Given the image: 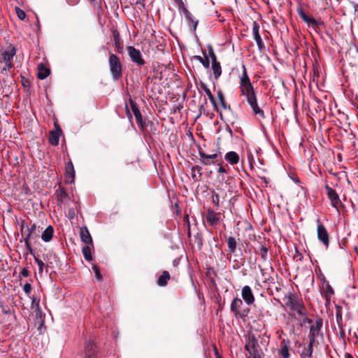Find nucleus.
Returning <instances> with one entry per match:
<instances>
[{
    "instance_id": "obj_1",
    "label": "nucleus",
    "mask_w": 358,
    "mask_h": 358,
    "mask_svg": "<svg viewBox=\"0 0 358 358\" xmlns=\"http://www.w3.org/2000/svg\"><path fill=\"white\" fill-rule=\"evenodd\" d=\"M285 301V305L292 310L296 311L301 316L306 315V308L296 294H289Z\"/></svg>"
},
{
    "instance_id": "obj_2",
    "label": "nucleus",
    "mask_w": 358,
    "mask_h": 358,
    "mask_svg": "<svg viewBox=\"0 0 358 358\" xmlns=\"http://www.w3.org/2000/svg\"><path fill=\"white\" fill-rule=\"evenodd\" d=\"M108 63L112 77L115 80H118L122 78V66L118 57L113 53L110 54Z\"/></svg>"
},
{
    "instance_id": "obj_3",
    "label": "nucleus",
    "mask_w": 358,
    "mask_h": 358,
    "mask_svg": "<svg viewBox=\"0 0 358 358\" xmlns=\"http://www.w3.org/2000/svg\"><path fill=\"white\" fill-rule=\"evenodd\" d=\"M22 236L24 238V245L30 252H31V246L29 242V239L32 237V235L35 234L36 229V224H32L31 226L25 224L24 221H22L20 225Z\"/></svg>"
},
{
    "instance_id": "obj_4",
    "label": "nucleus",
    "mask_w": 358,
    "mask_h": 358,
    "mask_svg": "<svg viewBox=\"0 0 358 358\" xmlns=\"http://www.w3.org/2000/svg\"><path fill=\"white\" fill-rule=\"evenodd\" d=\"M16 54L15 46L10 44L6 48L1 50V62H5L6 69L9 70L12 68V59ZM6 70V68L4 69Z\"/></svg>"
},
{
    "instance_id": "obj_5",
    "label": "nucleus",
    "mask_w": 358,
    "mask_h": 358,
    "mask_svg": "<svg viewBox=\"0 0 358 358\" xmlns=\"http://www.w3.org/2000/svg\"><path fill=\"white\" fill-rule=\"evenodd\" d=\"M317 222V236L320 242H321L326 249L329 245V235L326 227L320 222L318 218L316 220Z\"/></svg>"
},
{
    "instance_id": "obj_6",
    "label": "nucleus",
    "mask_w": 358,
    "mask_h": 358,
    "mask_svg": "<svg viewBox=\"0 0 358 358\" xmlns=\"http://www.w3.org/2000/svg\"><path fill=\"white\" fill-rule=\"evenodd\" d=\"M127 50L131 60L134 63H136L137 66L141 67L145 64V62L143 58L142 54L139 50H137L134 46L130 45L127 48Z\"/></svg>"
},
{
    "instance_id": "obj_7",
    "label": "nucleus",
    "mask_w": 358,
    "mask_h": 358,
    "mask_svg": "<svg viewBox=\"0 0 358 358\" xmlns=\"http://www.w3.org/2000/svg\"><path fill=\"white\" fill-rule=\"evenodd\" d=\"M328 199L331 201V204L332 207L335 208L338 211L339 210V208L342 206V202L336 192V191L329 187L328 185L324 186Z\"/></svg>"
},
{
    "instance_id": "obj_8",
    "label": "nucleus",
    "mask_w": 358,
    "mask_h": 358,
    "mask_svg": "<svg viewBox=\"0 0 358 358\" xmlns=\"http://www.w3.org/2000/svg\"><path fill=\"white\" fill-rule=\"evenodd\" d=\"M259 25L257 22L252 23V34L254 39L257 43L258 49L260 52H263L265 50V45L262 41L261 36L259 34Z\"/></svg>"
},
{
    "instance_id": "obj_9",
    "label": "nucleus",
    "mask_w": 358,
    "mask_h": 358,
    "mask_svg": "<svg viewBox=\"0 0 358 358\" xmlns=\"http://www.w3.org/2000/svg\"><path fill=\"white\" fill-rule=\"evenodd\" d=\"M241 296L243 300L248 306H250L255 302L254 294L252 293V289L248 285H245L242 288Z\"/></svg>"
},
{
    "instance_id": "obj_10",
    "label": "nucleus",
    "mask_w": 358,
    "mask_h": 358,
    "mask_svg": "<svg viewBox=\"0 0 358 358\" xmlns=\"http://www.w3.org/2000/svg\"><path fill=\"white\" fill-rule=\"evenodd\" d=\"M322 327V320L321 319L317 320L315 322L310 326L309 335L310 339L312 341H315L316 338L320 333Z\"/></svg>"
},
{
    "instance_id": "obj_11",
    "label": "nucleus",
    "mask_w": 358,
    "mask_h": 358,
    "mask_svg": "<svg viewBox=\"0 0 358 358\" xmlns=\"http://www.w3.org/2000/svg\"><path fill=\"white\" fill-rule=\"evenodd\" d=\"M245 349L248 352V358H260V355L259 354L257 345L255 341L248 342L245 345Z\"/></svg>"
},
{
    "instance_id": "obj_12",
    "label": "nucleus",
    "mask_w": 358,
    "mask_h": 358,
    "mask_svg": "<svg viewBox=\"0 0 358 358\" xmlns=\"http://www.w3.org/2000/svg\"><path fill=\"white\" fill-rule=\"evenodd\" d=\"M129 104H130L131 109L134 113V115L135 116L137 124L138 126H140L141 128H143L144 124L143 122L142 115L141 114L140 110L138 108L136 103L131 99H130Z\"/></svg>"
},
{
    "instance_id": "obj_13",
    "label": "nucleus",
    "mask_w": 358,
    "mask_h": 358,
    "mask_svg": "<svg viewBox=\"0 0 358 358\" xmlns=\"http://www.w3.org/2000/svg\"><path fill=\"white\" fill-rule=\"evenodd\" d=\"M205 217L208 223H209L211 226H215L220 222L219 213L211 209L208 210Z\"/></svg>"
},
{
    "instance_id": "obj_14",
    "label": "nucleus",
    "mask_w": 358,
    "mask_h": 358,
    "mask_svg": "<svg viewBox=\"0 0 358 358\" xmlns=\"http://www.w3.org/2000/svg\"><path fill=\"white\" fill-rule=\"evenodd\" d=\"M83 358H96V347L94 343L89 341L86 343Z\"/></svg>"
},
{
    "instance_id": "obj_15",
    "label": "nucleus",
    "mask_w": 358,
    "mask_h": 358,
    "mask_svg": "<svg viewBox=\"0 0 358 358\" xmlns=\"http://www.w3.org/2000/svg\"><path fill=\"white\" fill-rule=\"evenodd\" d=\"M31 308L34 310V313L36 315V317L38 320H42L44 314L40 306V300L36 297H34L31 301Z\"/></svg>"
},
{
    "instance_id": "obj_16",
    "label": "nucleus",
    "mask_w": 358,
    "mask_h": 358,
    "mask_svg": "<svg viewBox=\"0 0 358 358\" xmlns=\"http://www.w3.org/2000/svg\"><path fill=\"white\" fill-rule=\"evenodd\" d=\"M80 237L85 245H93L92 238L87 227H82L80 229Z\"/></svg>"
},
{
    "instance_id": "obj_17",
    "label": "nucleus",
    "mask_w": 358,
    "mask_h": 358,
    "mask_svg": "<svg viewBox=\"0 0 358 358\" xmlns=\"http://www.w3.org/2000/svg\"><path fill=\"white\" fill-rule=\"evenodd\" d=\"M298 13L301 18L308 24V26L318 27L321 24V22L316 20L314 18H311L307 15V14L302 10L299 9Z\"/></svg>"
},
{
    "instance_id": "obj_18",
    "label": "nucleus",
    "mask_w": 358,
    "mask_h": 358,
    "mask_svg": "<svg viewBox=\"0 0 358 358\" xmlns=\"http://www.w3.org/2000/svg\"><path fill=\"white\" fill-rule=\"evenodd\" d=\"M61 134L62 129L59 127H57L55 130L50 131L49 143L53 146L57 145Z\"/></svg>"
},
{
    "instance_id": "obj_19",
    "label": "nucleus",
    "mask_w": 358,
    "mask_h": 358,
    "mask_svg": "<svg viewBox=\"0 0 358 358\" xmlns=\"http://www.w3.org/2000/svg\"><path fill=\"white\" fill-rule=\"evenodd\" d=\"M243 306V301L236 297L233 299L230 305V310L236 317L240 315V308Z\"/></svg>"
},
{
    "instance_id": "obj_20",
    "label": "nucleus",
    "mask_w": 358,
    "mask_h": 358,
    "mask_svg": "<svg viewBox=\"0 0 358 358\" xmlns=\"http://www.w3.org/2000/svg\"><path fill=\"white\" fill-rule=\"evenodd\" d=\"M182 13L185 17L188 24L189 26L192 24L194 30H196V26L198 24V21L194 20V17L192 15V14L186 8H182Z\"/></svg>"
},
{
    "instance_id": "obj_21",
    "label": "nucleus",
    "mask_w": 358,
    "mask_h": 358,
    "mask_svg": "<svg viewBox=\"0 0 358 358\" xmlns=\"http://www.w3.org/2000/svg\"><path fill=\"white\" fill-rule=\"evenodd\" d=\"M199 155L200 157V161L204 165H210L211 164V159H215L217 157L218 154L215 153L213 155H207L203 152L199 151Z\"/></svg>"
},
{
    "instance_id": "obj_22",
    "label": "nucleus",
    "mask_w": 358,
    "mask_h": 358,
    "mask_svg": "<svg viewBox=\"0 0 358 358\" xmlns=\"http://www.w3.org/2000/svg\"><path fill=\"white\" fill-rule=\"evenodd\" d=\"M241 91L242 95L246 98L255 96V92L252 83L241 85Z\"/></svg>"
},
{
    "instance_id": "obj_23",
    "label": "nucleus",
    "mask_w": 358,
    "mask_h": 358,
    "mask_svg": "<svg viewBox=\"0 0 358 358\" xmlns=\"http://www.w3.org/2000/svg\"><path fill=\"white\" fill-rule=\"evenodd\" d=\"M224 159L231 165L237 164L239 162V155L234 151H230L226 153Z\"/></svg>"
},
{
    "instance_id": "obj_24",
    "label": "nucleus",
    "mask_w": 358,
    "mask_h": 358,
    "mask_svg": "<svg viewBox=\"0 0 358 358\" xmlns=\"http://www.w3.org/2000/svg\"><path fill=\"white\" fill-rule=\"evenodd\" d=\"M54 229L52 226H48L42 234L41 238L44 242H49L53 236Z\"/></svg>"
},
{
    "instance_id": "obj_25",
    "label": "nucleus",
    "mask_w": 358,
    "mask_h": 358,
    "mask_svg": "<svg viewBox=\"0 0 358 358\" xmlns=\"http://www.w3.org/2000/svg\"><path fill=\"white\" fill-rule=\"evenodd\" d=\"M315 341L309 339L308 345L305 347L302 351L301 357H311L313 352V344Z\"/></svg>"
},
{
    "instance_id": "obj_26",
    "label": "nucleus",
    "mask_w": 358,
    "mask_h": 358,
    "mask_svg": "<svg viewBox=\"0 0 358 358\" xmlns=\"http://www.w3.org/2000/svg\"><path fill=\"white\" fill-rule=\"evenodd\" d=\"M50 71L49 69L45 68L43 64H40L38 66V78L41 80H43L46 78Z\"/></svg>"
},
{
    "instance_id": "obj_27",
    "label": "nucleus",
    "mask_w": 358,
    "mask_h": 358,
    "mask_svg": "<svg viewBox=\"0 0 358 358\" xmlns=\"http://www.w3.org/2000/svg\"><path fill=\"white\" fill-rule=\"evenodd\" d=\"M170 279L169 273L166 271H163L162 274L159 277L157 280V285L161 287H164L167 285L168 280Z\"/></svg>"
},
{
    "instance_id": "obj_28",
    "label": "nucleus",
    "mask_w": 358,
    "mask_h": 358,
    "mask_svg": "<svg viewBox=\"0 0 358 358\" xmlns=\"http://www.w3.org/2000/svg\"><path fill=\"white\" fill-rule=\"evenodd\" d=\"M212 70L215 79H217L222 74V68L219 62H212Z\"/></svg>"
},
{
    "instance_id": "obj_29",
    "label": "nucleus",
    "mask_w": 358,
    "mask_h": 358,
    "mask_svg": "<svg viewBox=\"0 0 358 358\" xmlns=\"http://www.w3.org/2000/svg\"><path fill=\"white\" fill-rule=\"evenodd\" d=\"M242 67H243V73H242V76L240 79L241 85L251 83L250 78L247 73V70H246L245 66L243 64Z\"/></svg>"
},
{
    "instance_id": "obj_30",
    "label": "nucleus",
    "mask_w": 358,
    "mask_h": 358,
    "mask_svg": "<svg viewBox=\"0 0 358 358\" xmlns=\"http://www.w3.org/2000/svg\"><path fill=\"white\" fill-rule=\"evenodd\" d=\"M227 243L228 245V250L229 253H234L236 249V241L234 238L229 237L227 239Z\"/></svg>"
},
{
    "instance_id": "obj_31",
    "label": "nucleus",
    "mask_w": 358,
    "mask_h": 358,
    "mask_svg": "<svg viewBox=\"0 0 358 358\" xmlns=\"http://www.w3.org/2000/svg\"><path fill=\"white\" fill-rule=\"evenodd\" d=\"M113 41L118 52H121L122 46L120 43V34L117 31H113Z\"/></svg>"
},
{
    "instance_id": "obj_32",
    "label": "nucleus",
    "mask_w": 358,
    "mask_h": 358,
    "mask_svg": "<svg viewBox=\"0 0 358 358\" xmlns=\"http://www.w3.org/2000/svg\"><path fill=\"white\" fill-rule=\"evenodd\" d=\"M91 246L92 245H85L82 248L83 255L85 259L87 261H88V262L92 260V255H91V252H90V251H91Z\"/></svg>"
},
{
    "instance_id": "obj_33",
    "label": "nucleus",
    "mask_w": 358,
    "mask_h": 358,
    "mask_svg": "<svg viewBox=\"0 0 358 358\" xmlns=\"http://www.w3.org/2000/svg\"><path fill=\"white\" fill-rule=\"evenodd\" d=\"M336 320L338 327L343 324L342 307L336 306Z\"/></svg>"
},
{
    "instance_id": "obj_34",
    "label": "nucleus",
    "mask_w": 358,
    "mask_h": 358,
    "mask_svg": "<svg viewBox=\"0 0 358 358\" xmlns=\"http://www.w3.org/2000/svg\"><path fill=\"white\" fill-rule=\"evenodd\" d=\"M279 355L282 358H289L290 354L289 352V347L286 344H282L279 350Z\"/></svg>"
},
{
    "instance_id": "obj_35",
    "label": "nucleus",
    "mask_w": 358,
    "mask_h": 358,
    "mask_svg": "<svg viewBox=\"0 0 358 358\" xmlns=\"http://www.w3.org/2000/svg\"><path fill=\"white\" fill-rule=\"evenodd\" d=\"M259 254L261 255V258L262 261L266 262L268 260L269 255H268V248L265 245H261L259 248Z\"/></svg>"
},
{
    "instance_id": "obj_36",
    "label": "nucleus",
    "mask_w": 358,
    "mask_h": 358,
    "mask_svg": "<svg viewBox=\"0 0 358 358\" xmlns=\"http://www.w3.org/2000/svg\"><path fill=\"white\" fill-rule=\"evenodd\" d=\"M194 58L201 63L204 68L208 69L210 67V61L208 57L205 56L203 58L201 56L196 55L194 56Z\"/></svg>"
},
{
    "instance_id": "obj_37",
    "label": "nucleus",
    "mask_w": 358,
    "mask_h": 358,
    "mask_svg": "<svg viewBox=\"0 0 358 358\" xmlns=\"http://www.w3.org/2000/svg\"><path fill=\"white\" fill-rule=\"evenodd\" d=\"M58 200L59 201H64L65 199L69 198V195L64 188L59 187L57 192Z\"/></svg>"
},
{
    "instance_id": "obj_38",
    "label": "nucleus",
    "mask_w": 358,
    "mask_h": 358,
    "mask_svg": "<svg viewBox=\"0 0 358 358\" xmlns=\"http://www.w3.org/2000/svg\"><path fill=\"white\" fill-rule=\"evenodd\" d=\"M324 289L326 296H331L334 294V289L329 283V282H325Z\"/></svg>"
},
{
    "instance_id": "obj_39",
    "label": "nucleus",
    "mask_w": 358,
    "mask_h": 358,
    "mask_svg": "<svg viewBox=\"0 0 358 358\" xmlns=\"http://www.w3.org/2000/svg\"><path fill=\"white\" fill-rule=\"evenodd\" d=\"M252 111L253 113L255 114V115H259V117H261L262 118H264V113L263 111V110H262L258 104L255 105L252 108Z\"/></svg>"
},
{
    "instance_id": "obj_40",
    "label": "nucleus",
    "mask_w": 358,
    "mask_h": 358,
    "mask_svg": "<svg viewBox=\"0 0 358 358\" xmlns=\"http://www.w3.org/2000/svg\"><path fill=\"white\" fill-rule=\"evenodd\" d=\"M208 56L211 59V62H217V60L216 55H215L213 48H212L211 45H209L208 47Z\"/></svg>"
},
{
    "instance_id": "obj_41",
    "label": "nucleus",
    "mask_w": 358,
    "mask_h": 358,
    "mask_svg": "<svg viewBox=\"0 0 358 358\" xmlns=\"http://www.w3.org/2000/svg\"><path fill=\"white\" fill-rule=\"evenodd\" d=\"M217 96H218V99L220 101V103L222 105V106L226 109L227 108V103L224 100V94L223 93L221 92V91H218L217 92Z\"/></svg>"
},
{
    "instance_id": "obj_42",
    "label": "nucleus",
    "mask_w": 358,
    "mask_h": 358,
    "mask_svg": "<svg viewBox=\"0 0 358 358\" xmlns=\"http://www.w3.org/2000/svg\"><path fill=\"white\" fill-rule=\"evenodd\" d=\"M15 12H16V14L20 20H24L25 19L26 13H24V10H22V9H20L18 7H15Z\"/></svg>"
},
{
    "instance_id": "obj_43",
    "label": "nucleus",
    "mask_w": 358,
    "mask_h": 358,
    "mask_svg": "<svg viewBox=\"0 0 358 358\" xmlns=\"http://www.w3.org/2000/svg\"><path fill=\"white\" fill-rule=\"evenodd\" d=\"M66 169H69L71 171V174H70V176L71 178V182H73V180H74V177H75V171H74V169H73V165L71 162H69L68 163Z\"/></svg>"
},
{
    "instance_id": "obj_44",
    "label": "nucleus",
    "mask_w": 358,
    "mask_h": 358,
    "mask_svg": "<svg viewBox=\"0 0 358 358\" xmlns=\"http://www.w3.org/2000/svg\"><path fill=\"white\" fill-rule=\"evenodd\" d=\"M92 269L95 273V275H96V278L98 280H101L102 279V276H101V272L99 271V268L98 267L97 265H93L92 266Z\"/></svg>"
},
{
    "instance_id": "obj_45",
    "label": "nucleus",
    "mask_w": 358,
    "mask_h": 358,
    "mask_svg": "<svg viewBox=\"0 0 358 358\" xmlns=\"http://www.w3.org/2000/svg\"><path fill=\"white\" fill-rule=\"evenodd\" d=\"M248 103L250 106L251 108H252L255 105L257 104L256 95L247 98Z\"/></svg>"
},
{
    "instance_id": "obj_46",
    "label": "nucleus",
    "mask_w": 358,
    "mask_h": 358,
    "mask_svg": "<svg viewBox=\"0 0 358 358\" xmlns=\"http://www.w3.org/2000/svg\"><path fill=\"white\" fill-rule=\"evenodd\" d=\"M34 260L38 266V272L43 273L45 264L43 262L42 260L38 259L37 257H34Z\"/></svg>"
},
{
    "instance_id": "obj_47",
    "label": "nucleus",
    "mask_w": 358,
    "mask_h": 358,
    "mask_svg": "<svg viewBox=\"0 0 358 358\" xmlns=\"http://www.w3.org/2000/svg\"><path fill=\"white\" fill-rule=\"evenodd\" d=\"M201 87L205 92V93L206 94V95L208 96V98H210V96H212L213 95L212 94V92H210V89L208 87V86L206 84L201 83Z\"/></svg>"
},
{
    "instance_id": "obj_48",
    "label": "nucleus",
    "mask_w": 358,
    "mask_h": 358,
    "mask_svg": "<svg viewBox=\"0 0 358 358\" xmlns=\"http://www.w3.org/2000/svg\"><path fill=\"white\" fill-rule=\"evenodd\" d=\"M23 290L27 296H29L31 291V285L29 283H26L23 287Z\"/></svg>"
},
{
    "instance_id": "obj_49",
    "label": "nucleus",
    "mask_w": 358,
    "mask_h": 358,
    "mask_svg": "<svg viewBox=\"0 0 358 358\" xmlns=\"http://www.w3.org/2000/svg\"><path fill=\"white\" fill-rule=\"evenodd\" d=\"M213 202L215 205L218 206L220 202V197L217 194H213Z\"/></svg>"
},
{
    "instance_id": "obj_50",
    "label": "nucleus",
    "mask_w": 358,
    "mask_h": 358,
    "mask_svg": "<svg viewBox=\"0 0 358 358\" xmlns=\"http://www.w3.org/2000/svg\"><path fill=\"white\" fill-rule=\"evenodd\" d=\"M75 217V212H74V210L73 208H71L69 210V212H68V217L70 219V220H72Z\"/></svg>"
},
{
    "instance_id": "obj_51",
    "label": "nucleus",
    "mask_w": 358,
    "mask_h": 358,
    "mask_svg": "<svg viewBox=\"0 0 358 358\" xmlns=\"http://www.w3.org/2000/svg\"><path fill=\"white\" fill-rule=\"evenodd\" d=\"M21 275L24 277H27L29 275V272L27 268H23L20 272Z\"/></svg>"
},
{
    "instance_id": "obj_52",
    "label": "nucleus",
    "mask_w": 358,
    "mask_h": 358,
    "mask_svg": "<svg viewBox=\"0 0 358 358\" xmlns=\"http://www.w3.org/2000/svg\"><path fill=\"white\" fill-rule=\"evenodd\" d=\"M217 172L219 173H227L226 169L221 164H219V168H218Z\"/></svg>"
},
{
    "instance_id": "obj_53",
    "label": "nucleus",
    "mask_w": 358,
    "mask_h": 358,
    "mask_svg": "<svg viewBox=\"0 0 358 358\" xmlns=\"http://www.w3.org/2000/svg\"><path fill=\"white\" fill-rule=\"evenodd\" d=\"M340 328V336L342 338H343L345 336V330L343 329V325L342 324L341 327H338Z\"/></svg>"
},
{
    "instance_id": "obj_54",
    "label": "nucleus",
    "mask_w": 358,
    "mask_h": 358,
    "mask_svg": "<svg viewBox=\"0 0 358 358\" xmlns=\"http://www.w3.org/2000/svg\"><path fill=\"white\" fill-rule=\"evenodd\" d=\"M210 103L213 105L214 108H216L217 107V103H216V101L214 98V96L213 95L212 96H210V98H208Z\"/></svg>"
},
{
    "instance_id": "obj_55",
    "label": "nucleus",
    "mask_w": 358,
    "mask_h": 358,
    "mask_svg": "<svg viewBox=\"0 0 358 358\" xmlns=\"http://www.w3.org/2000/svg\"><path fill=\"white\" fill-rule=\"evenodd\" d=\"M79 0H67L69 5L73 6L78 3Z\"/></svg>"
},
{
    "instance_id": "obj_56",
    "label": "nucleus",
    "mask_w": 358,
    "mask_h": 358,
    "mask_svg": "<svg viewBox=\"0 0 358 358\" xmlns=\"http://www.w3.org/2000/svg\"><path fill=\"white\" fill-rule=\"evenodd\" d=\"M226 130L229 132L231 136H233V131L228 124L227 125Z\"/></svg>"
},
{
    "instance_id": "obj_57",
    "label": "nucleus",
    "mask_w": 358,
    "mask_h": 358,
    "mask_svg": "<svg viewBox=\"0 0 358 358\" xmlns=\"http://www.w3.org/2000/svg\"><path fill=\"white\" fill-rule=\"evenodd\" d=\"M126 111H127V114L128 117L130 119L131 117V113L129 111V108L127 105H126Z\"/></svg>"
},
{
    "instance_id": "obj_58",
    "label": "nucleus",
    "mask_w": 358,
    "mask_h": 358,
    "mask_svg": "<svg viewBox=\"0 0 358 358\" xmlns=\"http://www.w3.org/2000/svg\"><path fill=\"white\" fill-rule=\"evenodd\" d=\"M196 169V170H198V171H199V170H200V168H199V167H197V166H193V167L192 168V171H194Z\"/></svg>"
},
{
    "instance_id": "obj_59",
    "label": "nucleus",
    "mask_w": 358,
    "mask_h": 358,
    "mask_svg": "<svg viewBox=\"0 0 358 358\" xmlns=\"http://www.w3.org/2000/svg\"><path fill=\"white\" fill-rule=\"evenodd\" d=\"M345 358H354V357H352V355H350V354H346V355H345Z\"/></svg>"
},
{
    "instance_id": "obj_60",
    "label": "nucleus",
    "mask_w": 358,
    "mask_h": 358,
    "mask_svg": "<svg viewBox=\"0 0 358 358\" xmlns=\"http://www.w3.org/2000/svg\"><path fill=\"white\" fill-rule=\"evenodd\" d=\"M355 11H358V3L354 6Z\"/></svg>"
},
{
    "instance_id": "obj_61",
    "label": "nucleus",
    "mask_w": 358,
    "mask_h": 358,
    "mask_svg": "<svg viewBox=\"0 0 358 358\" xmlns=\"http://www.w3.org/2000/svg\"><path fill=\"white\" fill-rule=\"evenodd\" d=\"M90 3H94L95 0H88Z\"/></svg>"
},
{
    "instance_id": "obj_62",
    "label": "nucleus",
    "mask_w": 358,
    "mask_h": 358,
    "mask_svg": "<svg viewBox=\"0 0 358 358\" xmlns=\"http://www.w3.org/2000/svg\"><path fill=\"white\" fill-rule=\"evenodd\" d=\"M177 264V262L176 260L173 261V265L176 266Z\"/></svg>"
},
{
    "instance_id": "obj_63",
    "label": "nucleus",
    "mask_w": 358,
    "mask_h": 358,
    "mask_svg": "<svg viewBox=\"0 0 358 358\" xmlns=\"http://www.w3.org/2000/svg\"><path fill=\"white\" fill-rule=\"evenodd\" d=\"M195 176V174L192 173V178H194Z\"/></svg>"
},
{
    "instance_id": "obj_64",
    "label": "nucleus",
    "mask_w": 358,
    "mask_h": 358,
    "mask_svg": "<svg viewBox=\"0 0 358 358\" xmlns=\"http://www.w3.org/2000/svg\"><path fill=\"white\" fill-rule=\"evenodd\" d=\"M357 52H358V50H357Z\"/></svg>"
}]
</instances>
